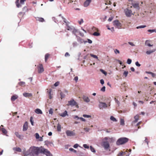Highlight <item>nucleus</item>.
<instances>
[{"label": "nucleus", "instance_id": "cd10ccee", "mask_svg": "<svg viewBox=\"0 0 156 156\" xmlns=\"http://www.w3.org/2000/svg\"><path fill=\"white\" fill-rule=\"evenodd\" d=\"M13 149L17 151L21 152V149L20 147H16L14 148Z\"/></svg>", "mask_w": 156, "mask_h": 156}, {"label": "nucleus", "instance_id": "f8f14e48", "mask_svg": "<svg viewBox=\"0 0 156 156\" xmlns=\"http://www.w3.org/2000/svg\"><path fill=\"white\" fill-rule=\"evenodd\" d=\"M91 0H86L83 4L84 6L85 7L88 6L91 2Z\"/></svg>", "mask_w": 156, "mask_h": 156}, {"label": "nucleus", "instance_id": "4d7b16f0", "mask_svg": "<svg viewBox=\"0 0 156 156\" xmlns=\"http://www.w3.org/2000/svg\"><path fill=\"white\" fill-rule=\"evenodd\" d=\"M136 65L138 67H140V64L138 62H136L135 63Z\"/></svg>", "mask_w": 156, "mask_h": 156}, {"label": "nucleus", "instance_id": "c756f323", "mask_svg": "<svg viewBox=\"0 0 156 156\" xmlns=\"http://www.w3.org/2000/svg\"><path fill=\"white\" fill-rule=\"evenodd\" d=\"M19 84L20 86L24 87L25 86V83L23 82H20L19 83Z\"/></svg>", "mask_w": 156, "mask_h": 156}, {"label": "nucleus", "instance_id": "1a4fd4ad", "mask_svg": "<svg viewBox=\"0 0 156 156\" xmlns=\"http://www.w3.org/2000/svg\"><path fill=\"white\" fill-rule=\"evenodd\" d=\"M132 4L133 7L136 9L139 10L140 9L139 4L138 2H132Z\"/></svg>", "mask_w": 156, "mask_h": 156}, {"label": "nucleus", "instance_id": "c9c22d12", "mask_svg": "<svg viewBox=\"0 0 156 156\" xmlns=\"http://www.w3.org/2000/svg\"><path fill=\"white\" fill-rule=\"evenodd\" d=\"M60 94L61 95V99H62L63 98L65 97V95L64 94H63L62 92H60Z\"/></svg>", "mask_w": 156, "mask_h": 156}, {"label": "nucleus", "instance_id": "4468645a", "mask_svg": "<svg viewBox=\"0 0 156 156\" xmlns=\"http://www.w3.org/2000/svg\"><path fill=\"white\" fill-rule=\"evenodd\" d=\"M139 116L138 115H135L134 117V119H135V120H134L133 122V123H135L137 122L139 118Z\"/></svg>", "mask_w": 156, "mask_h": 156}, {"label": "nucleus", "instance_id": "864d4df0", "mask_svg": "<svg viewBox=\"0 0 156 156\" xmlns=\"http://www.w3.org/2000/svg\"><path fill=\"white\" fill-rule=\"evenodd\" d=\"M83 19H81L80 21H78V23L80 25L82 23H83Z\"/></svg>", "mask_w": 156, "mask_h": 156}, {"label": "nucleus", "instance_id": "bb28decb", "mask_svg": "<svg viewBox=\"0 0 156 156\" xmlns=\"http://www.w3.org/2000/svg\"><path fill=\"white\" fill-rule=\"evenodd\" d=\"M105 4L106 5H111L112 4L110 0H105Z\"/></svg>", "mask_w": 156, "mask_h": 156}, {"label": "nucleus", "instance_id": "ea45409f", "mask_svg": "<svg viewBox=\"0 0 156 156\" xmlns=\"http://www.w3.org/2000/svg\"><path fill=\"white\" fill-rule=\"evenodd\" d=\"M100 70L101 72L103 73L105 75H106L107 74V73L106 72H105L104 70H103L102 69H101Z\"/></svg>", "mask_w": 156, "mask_h": 156}, {"label": "nucleus", "instance_id": "9d476101", "mask_svg": "<svg viewBox=\"0 0 156 156\" xmlns=\"http://www.w3.org/2000/svg\"><path fill=\"white\" fill-rule=\"evenodd\" d=\"M38 72L39 73H42L44 71V69L42 64H39L38 66Z\"/></svg>", "mask_w": 156, "mask_h": 156}, {"label": "nucleus", "instance_id": "5701e85b", "mask_svg": "<svg viewBox=\"0 0 156 156\" xmlns=\"http://www.w3.org/2000/svg\"><path fill=\"white\" fill-rule=\"evenodd\" d=\"M36 20H37L41 22H44V19L42 18L37 17V18Z\"/></svg>", "mask_w": 156, "mask_h": 156}, {"label": "nucleus", "instance_id": "f257e3e1", "mask_svg": "<svg viewBox=\"0 0 156 156\" xmlns=\"http://www.w3.org/2000/svg\"><path fill=\"white\" fill-rule=\"evenodd\" d=\"M29 152L30 155L33 156L38 155L39 153H41L45 154L47 156H53L49 151L42 147H31L29 149Z\"/></svg>", "mask_w": 156, "mask_h": 156}, {"label": "nucleus", "instance_id": "e2e57ef3", "mask_svg": "<svg viewBox=\"0 0 156 156\" xmlns=\"http://www.w3.org/2000/svg\"><path fill=\"white\" fill-rule=\"evenodd\" d=\"M79 119H80L81 121H86V120L85 119L82 118V117H80V118Z\"/></svg>", "mask_w": 156, "mask_h": 156}, {"label": "nucleus", "instance_id": "39448f33", "mask_svg": "<svg viewBox=\"0 0 156 156\" xmlns=\"http://www.w3.org/2000/svg\"><path fill=\"white\" fill-rule=\"evenodd\" d=\"M124 11L126 16L127 17H130L132 14L131 10H129L128 9H125Z\"/></svg>", "mask_w": 156, "mask_h": 156}, {"label": "nucleus", "instance_id": "e433bc0d", "mask_svg": "<svg viewBox=\"0 0 156 156\" xmlns=\"http://www.w3.org/2000/svg\"><path fill=\"white\" fill-rule=\"evenodd\" d=\"M90 149L91 151L95 153V150L94 148H93L92 146H90Z\"/></svg>", "mask_w": 156, "mask_h": 156}, {"label": "nucleus", "instance_id": "dca6fc26", "mask_svg": "<svg viewBox=\"0 0 156 156\" xmlns=\"http://www.w3.org/2000/svg\"><path fill=\"white\" fill-rule=\"evenodd\" d=\"M83 98L85 101L87 102H88L90 101V100L89 98L88 97L85 96H83Z\"/></svg>", "mask_w": 156, "mask_h": 156}, {"label": "nucleus", "instance_id": "2f4dec72", "mask_svg": "<svg viewBox=\"0 0 156 156\" xmlns=\"http://www.w3.org/2000/svg\"><path fill=\"white\" fill-rule=\"evenodd\" d=\"M71 31H72V32L73 34H75L77 32V30L75 29L74 27H73V30Z\"/></svg>", "mask_w": 156, "mask_h": 156}, {"label": "nucleus", "instance_id": "7ed1b4c3", "mask_svg": "<svg viewBox=\"0 0 156 156\" xmlns=\"http://www.w3.org/2000/svg\"><path fill=\"white\" fill-rule=\"evenodd\" d=\"M75 130L71 131L69 130H67L66 131V133L67 136H74L76 135L75 133H74Z\"/></svg>", "mask_w": 156, "mask_h": 156}, {"label": "nucleus", "instance_id": "6ab92c4d", "mask_svg": "<svg viewBox=\"0 0 156 156\" xmlns=\"http://www.w3.org/2000/svg\"><path fill=\"white\" fill-rule=\"evenodd\" d=\"M18 96L16 95H14L12 96L11 97V100L14 101L17 98Z\"/></svg>", "mask_w": 156, "mask_h": 156}, {"label": "nucleus", "instance_id": "f704fd0d", "mask_svg": "<svg viewBox=\"0 0 156 156\" xmlns=\"http://www.w3.org/2000/svg\"><path fill=\"white\" fill-rule=\"evenodd\" d=\"M93 35L95 36H98L100 35V34L97 32H95L93 33Z\"/></svg>", "mask_w": 156, "mask_h": 156}, {"label": "nucleus", "instance_id": "338daca9", "mask_svg": "<svg viewBox=\"0 0 156 156\" xmlns=\"http://www.w3.org/2000/svg\"><path fill=\"white\" fill-rule=\"evenodd\" d=\"M92 29L93 30H96V31H98V29L95 28V27H93V28H92Z\"/></svg>", "mask_w": 156, "mask_h": 156}, {"label": "nucleus", "instance_id": "5fc2aeb1", "mask_svg": "<svg viewBox=\"0 0 156 156\" xmlns=\"http://www.w3.org/2000/svg\"><path fill=\"white\" fill-rule=\"evenodd\" d=\"M35 137L36 139H38L39 138V135L38 133L35 134Z\"/></svg>", "mask_w": 156, "mask_h": 156}, {"label": "nucleus", "instance_id": "4be33fe9", "mask_svg": "<svg viewBox=\"0 0 156 156\" xmlns=\"http://www.w3.org/2000/svg\"><path fill=\"white\" fill-rule=\"evenodd\" d=\"M50 55L48 53L46 54L45 55V61L46 62H47V60L49 57L50 56Z\"/></svg>", "mask_w": 156, "mask_h": 156}, {"label": "nucleus", "instance_id": "393cba45", "mask_svg": "<svg viewBox=\"0 0 156 156\" xmlns=\"http://www.w3.org/2000/svg\"><path fill=\"white\" fill-rule=\"evenodd\" d=\"M15 135H16V136L18 137L19 138L21 139H22V137L20 135L18 132H15Z\"/></svg>", "mask_w": 156, "mask_h": 156}, {"label": "nucleus", "instance_id": "a878e982", "mask_svg": "<svg viewBox=\"0 0 156 156\" xmlns=\"http://www.w3.org/2000/svg\"><path fill=\"white\" fill-rule=\"evenodd\" d=\"M19 0H16V6L18 8H19L21 6L19 3Z\"/></svg>", "mask_w": 156, "mask_h": 156}, {"label": "nucleus", "instance_id": "f03ea898", "mask_svg": "<svg viewBox=\"0 0 156 156\" xmlns=\"http://www.w3.org/2000/svg\"><path fill=\"white\" fill-rule=\"evenodd\" d=\"M128 138L126 137H122L119 138L116 142L117 145H120L124 144L128 141Z\"/></svg>", "mask_w": 156, "mask_h": 156}, {"label": "nucleus", "instance_id": "c03bdc74", "mask_svg": "<svg viewBox=\"0 0 156 156\" xmlns=\"http://www.w3.org/2000/svg\"><path fill=\"white\" fill-rule=\"evenodd\" d=\"M128 73V71H125L123 73V75H124L125 76V77H126L127 76Z\"/></svg>", "mask_w": 156, "mask_h": 156}, {"label": "nucleus", "instance_id": "0e129e2a", "mask_svg": "<svg viewBox=\"0 0 156 156\" xmlns=\"http://www.w3.org/2000/svg\"><path fill=\"white\" fill-rule=\"evenodd\" d=\"M100 83L101 84H103L104 83V80L103 79H101L100 80Z\"/></svg>", "mask_w": 156, "mask_h": 156}, {"label": "nucleus", "instance_id": "37998d69", "mask_svg": "<svg viewBox=\"0 0 156 156\" xmlns=\"http://www.w3.org/2000/svg\"><path fill=\"white\" fill-rule=\"evenodd\" d=\"M83 116L85 118H90L91 117V116L90 115L85 114L83 115Z\"/></svg>", "mask_w": 156, "mask_h": 156}, {"label": "nucleus", "instance_id": "58836bf2", "mask_svg": "<svg viewBox=\"0 0 156 156\" xmlns=\"http://www.w3.org/2000/svg\"><path fill=\"white\" fill-rule=\"evenodd\" d=\"M33 118L32 116H31L30 118V122H31V125L32 126H33L34 125V122L33 121Z\"/></svg>", "mask_w": 156, "mask_h": 156}, {"label": "nucleus", "instance_id": "b1692460", "mask_svg": "<svg viewBox=\"0 0 156 156\" xmlns=\"http://www.w3.org/2000/svg\"><path fill=\"white\" fill-rule=\"evenodd\" d=\"M155 51V50H152L148 51L146 52V53L147 55H150L151 53H153V52H154V51Z\"/></svg>", "mask_w": 156, "mask_h": 156}, {"label": "nucleus", "instance_id": "ddd939ff", "mask_svg": "<svg viewBox=\"0 0 156 156\" xmlns=\"http://www.w3.org/2000/svg\"><path fill=\"white\" fill-rule=\"evenodd\" d=\"M28 128V122H26L23 126V131H26Z\"/></svg>", "mask_w": 156, "mask_h": 156}, {"label": "nucleus", "instance_id": "473e14b6", "mask_svg": "<svg viewBox=\"0 0 156 156\" xmlns=\"http://www.w3.org/2000/svg\"><path fill=\"white\" fill-rule=\"evenodd\" d=\"M146 27L145 25H141L140 26L137 27H136L137 29H139V28H144Z\"/></svg>", "mask_w": 156, "mask_h": 156}, {"label": "nucleus", "instance_id": "f3484780", "mask_svg": "<svg viewBox=\"0 0 156 156\" xmlns=\"http://www.w3.org/2000/svg\"><path fill=\"white\" fill-rule=\"evenodd\" d=\"M23 95L24 96L26 97H31L32 96V94L27 93H23Z\"/></svg>", "mask_w": 156, "mask_h": 156}, {"label": "nucleus", "instance_id": "423d86ee", "mask_svg": "<svg viewBox=\"0 0 156 156\" xmlns=\"http://www.w3.org/2000/svg\"><path fill=\"white\" fill-rule=\"evenodd\" d=\"M76 104V102L74 100L72 99L70 101H69L68 102V104L67 105L68 106L71 105L72 106L75 105Z\"/></svg>", "mask_w": 156, "mask_h": 156}, {"label": "nucleus", "instance_id": "8fccbe9b", "mask_svg": "<svg viewBox=\"0 0 156 156\" xmlns=\"http://www.w3.org/2000/svg\"><path fill=\"white\" fill-rule=\"evenodd\" d=\"M101 90L103 92H105V86L103 87L101 89Z\"/></svg>", "mask_w": 156, "mask_h": 156}, {"label": "nucleus", "instance_id": "3c124183", "mask_svg": "<svg viewBox=\"0 0 156 156\" xmlns=\"http://www.w3.org/2000/svg\"><path fill=\"white\" fill-rule=\"evenodd\" d=\"M26 1V0H20V3L21 4H24V2Z\"/></svg>", "mask_w": 156, "mask_h": 156}, {"label": "nucleus", "instance_id": "20e7f679", "mask_svg": "<svg viewBox=\"0 0 156 156\" xmlns=\"http://www.w3.org/2000/svg\"><path fill=\"white\" fill-rule=\"evenodd\" d=\"M113 25L117 28L119 29L121 27V23L118 20H115L113 22Z\"/></svg>", "mask_w": 156, "mask_h": 156}, {"label": "nucleus", "instance_id": "603ef678", "mask_svg": "<svg viewBox=\"0 0 156 156\" xmlns=\"http://www.w3.org/2000/svg\"><path fill=\"white\" fill-rule=\"evenodd\" d=\"M128 43L130 45L132 46H134L135 45V44L133 43L132 42H128Z\"/></svg>", "mask_w": 156, "mask_h": 156}, {"label": "nucleus", "instance_id": "c85d7f7f", "mask_svg": "<svg viewBox=\"0 0 156 156\" xmlns=\"http://www.w3.org/2000/svg\"><path fill=\"white\" fill-rule=\"evenodd\" d=\"M51 90L50 89H49L48 91V94L49 95V98L50 99H51L52 98V97L51 96Z\"/></svg>", "mask_w": 156, "mask_h": 156}, {"label": "nucleus", "instance_id": "a19ab883", "mask_svg": "<svg viewBox=\"0 0 156 156\" xmlns=\"http://www.w3.org/2000/svg\"><path fill=\"white\" fill-rule=\"evenodd\" d=\"M57 130L58 131H60L61 130V126L58 124V126H57Z\"/></svg>", "mask_w": 156, "mask_h": 156}, {"label": "nucleus", "instance_id": "a18cd8bd", "mask_svg": "<svg viewBox=\"0 0 156 156\" xmlns=\"http://www.w3.org/2000/svg\"><path fill=\"white\" fill-rule=\"evenodd\" d=\"M114 52L116 54H119L120 53L119 51L117 49H115L114 50Z\"/></svg>", "mask_w": 156, "mask_h": 156}, {"label": "nucleus", "instance_id": "49530a36", "mask_svg": "<svg viewBox=\"0 0 156 156\" xmlns=\"http://www.w3.org/2000/svg\"><path fill=\"white\" fill-rule=\"evenodd\" d=\"M131 62L132 60H131V59L128 58L127 60V63L129 64H130L131 63Z\"/></svg>", "mask_w": 156, "mask_h": 156}, {"label": "nucleus", "instance_id": "79ce46f5", "mask_svg": "<svg viewBox=\"0 0 156 156\" xmlns=\"http://www.w3.org/2000/svg\"><path fill=\"white\" fill-rule=\"evenodd\" d=\"M90 55L91 57H92L98 59V57L96 55H94L92 54H90Z\"/></svg>", "mask_w": 156, "mask_h": 156}, {"label": "nucleus", "instance_id": "6e6d98bb", "mask_svg": "<svg viewBox=\"0 0 156 156\" xmlns=\"http://www.w3.org/2000/svg\"><path fill=\"white\" fill-rule=\"evenodd\" d=\"M83 147L85 148H89V147L87 146L86 144H84L83 145Z\"/></svg>", "mask_w": 156, "mask_h": 156}, {"label": "nucleus", "instance_id": "0eeeda50", "mask_svg": "<svg viewBox=\"0 0 156 156\" xmlns=\"http://www.w3.org/2000/svg\"><path fill=\"white\" fill-rule=\"evenodd\" d=\"M107 107V104L104 102H100L99 105V107L100 109H101L103 108H106Z\"/></svg>", "mask_w": 156, "mask_h": 156}, {"label": "nucleus", "instance_id": "13d9d810", "mask_svg": "<svg viewBox=\"0 0 156 156\" xmlns=\"http://www.w3.org/2000/svg\"><path fill=\"white\" fill-rule=\"evenodd\" d=\"M59 84V82H56L55 84H54V86L55 87H56V86H57Z\"/></svg>", "mask_w": 156, "mask_h": 156}, {"label": "nucleus", "instance_id": "774afa93", "mask_svg": "<svg viewBox=\"0 0 156 156\" xmlns=\"http://www.w3.org/2000/svg\"><path fill=\"white\" fill-rule=\"evenodd\" d=\"M142 123L141 121L140 122H138L136 125V126H138L139 125H140Z\"/></svg>", "mask_w": 156, "mask_h": 156}, {"label": "nucleus", "instance_id": "69168bd1", "mask_svg": "<svg viewBox=\"0 0 156 156\" xmlns=\"http://www.w3.org/2000/svg\"><path fill=\"white\" fill-rule=\"evenodd\" d=\"M65 55L66 57L69 56H70V55L68 52H66L65 53Z\"/></svg>", "mask_w": 156, "mask_h": 156}, {"label": "nucleus", "instance_id": "9b49d317", "mask_svg": "<svg viewBox=\"0 0 156 156\" xmlns=\"http://www.w3.org/2000/svg\"><path fill=\"white\" fill-rule=\"evenodd\" d=\"M3 126L2 125L0 127V130H1L3 133L5 135L7 133V132L6 129H5L4 128H3Z\"/></svg>", "mask_w": 156, "mask_h": 156}, {"label": "nucleus", "instance_id": "09e8293b", "mask_svg": "<svg viewBox=\"0 0 156 156\" xmlns=\"http://www.w3.org/2000/svg\"><path fill=\"white\" fill-rule=\"evenodd\" d=\"M147 31L148 32H150L151 33H152V32L155 31V30H148Z\"/></svg>", "mask_w": 156, "mask_h": 156}, {"label": "nucleus", "instance_id": "bf43d9fd", "mask_svg": "<svg viewBox=\"0 0 156 156\" xmlns=\"http://www.w3.org/2000/svg\"><path fill=\"white\" fill-rule=\"evenodd\" d=\"M115 102L117 103V104L119 105V101H118L117 99H116L115 98Z\"/></svg>", "mask_w": 156, "mask_h": 156}, {"label": "nucleus", "instance_id": "680f3d73", "mask_svg": "<svg viewBox=\"0 0 156 156\" xmlns=\"http://www.w3.org/2000/svg\"><path fill=\"white\" fill-rule=\"evenodd\" d=\"M78 77L77 76H76L74 77V80L76 81V82H77L78 80Z\"/></svg>", "mask_w": 156, "mask_h": 156}, {"label": "nucleus", "instance_id": "052dcab7", "mask_svg": "<svg viewBox=\"0 0 156 156\" xmlns=\"http://www.w3.org/2000/svg\"><path fill=\"white\" fill-rule=\"evenodd\" d=\"M79 146V145L78 144H76L73 146V147L74 148H77Z\"/></svg>", "mask_w": 156, "mask_h": 156}, {"label": "nucleus", "instance_id": "6e6552de", "mask_svg": "<svg viewBox=\"0 0 156 156\" xmlns=\"http://www.w3.org/2000/svg\"><path fill=\"white\" fill-rule=\"evenodd\" d=\"M103 146L105 149H107L109 147V144L108 141L103 142Z\"/></svg>", "mask_w": 156, "mask_h": 156}, {"label": "nucleus", "instance_id": "72a5a7b5", "mask_svg": "<svg viewBox=\"0 0 156 156\" xmlns=\"http://www.w3.org/2000/svg\"><path fill=\"white\" fill-rule=\"evenodd\" d=\"M120 125L122 126L124 125V121L123 119L120 120Z\"/></svg>", "mask_w": 156, "mask_h": 156}, {"label": "nucleus", "instance_id": "4c0bfd02", "mask_svg": "<svg viewBox=\"0 0 156 156\" xmlns=\"http://www.w3.org/2000/svg\"><path fill=\"white\" fill-rule=\"evenodd\" d=\"M69 150L70 151L73 152L75 153H76V151L73 148H70L69 149Z\"/></svg>", "mask_w": 156, "mask_h": 156}, {"label": "nucleus", "instance_id": "de8ad7c7", "mask_svg": "<svg viewBox=\"0 0 156 156\" xmlns=\"http://www.w3.org/2000/svg\"><path fill=\"white\" fill-rule=\"evenodd\" d=\"M49 112L50 114H52L53 113V109L51 108H50L49 110Z\"/></svg>", "mask_w": 156, "mask_h": 156}, {"label": "nucleus", "instance_id": "aec40b11", "mask_svg": "<svg viewBox=\"0 0 156 156\" xmlns=\"http://www.w3.org/2000/svg\"><path fill=\"white\" fill-rule=\"evenodd\" d=\"M67 112L66 111H65L64 112L62 113L60 115L62 117H64L66 116V115H67Z\"/></svg>", "mask_w": 156, "mask_h": 156}, {"label": "nucleus", "instance_id": "2eb2a0df", "mask_svg": "<svg viewBox=\"0 0 156 156\" xmlns=\"http://www.w3.org/2000/svg\"><path fill=\"white\" fill-rule=\"evenodd\" d=\"M64 22L66 23V25L67 26V27L66 28L67 29V30H73V27H71L68 25V24L64 20Z\"/></svg>", "mask_w": 156, "mask_h": 156}, {"label": "nucleus", "instance_id": "412c9836", "mask_svg": "<svg viewBox=\"0 0 156 156\" xmlns=\"http://www.w3.org/2000/svg\"><path fill=\"white\" fill-rule=\"evenodd\" d=\"M150 41L149 40H146L145 42V44L146 45L148 46L149 47L152 46V45H151L150 43Z\"/></svg>", "mask_w": 156, "mask_h": 156}, {"label": "nucleus", "instance_id": "7c9ffc66", "mask_svg": "<svg viewBox=\"0 0 156 156\" xmlns=\"http://www.w3.org/2000/svg\"><path fill=\"white\" fill-rule=\"evenodd\" d=\"M110 119L114 121V122H116L117 121V120L116 119H115V118H114L113 116H111V117H110Z\"/></svg>", "mask_w": 156, "mask_h": 156}, {"label": "nucleus", "instance_id": "a211bd4d", "mask_svg": "<svg viewBox=\"0 0 156 156\" xmlns=\"http://www.w3.org/2000/svg\"><path fill=\"white\" fill-rule=\"evenodd\" d=\"M35 113L37 114H42L43 113L41 110L39 108H37L35 109Z\"/></svg>", "mask_w": 156, "mask_h": 156}]
</instances>
